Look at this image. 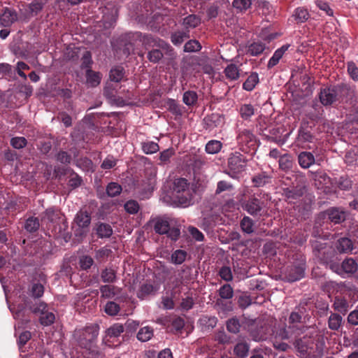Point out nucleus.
<instances>
[{"label":"nucleus","instance_id":"16","mask_svg":"<svg viewBox=\"0 0 358 358\" xmlns=\"http://www.w3.org/2000/svg\"><path fill=\"white\" fill-rule=\"evenodd\" d=\"M288 48L289 45H282L280 48L275 51L273 55L268 62L267 66L268 69L273 67L279 62L280 59L282 58L284 53L287 50Z\"/></svg>","mask_w":358,"mask_h":358},{"label":"nucleus","instance_id":"17","mask_svg":"<svg viewBox=\"0 0 358 358\" xmlns=\"http://www.w3.org/2000/svg\"><path fill=\"white\" fill-rule=\"evenodd\" d=\"M250 349L249 345L244 341L238 342L234 348V352L239 358H245L248 356Z\"/></svg>","mask_w":358,"mask_h":358},{"label":"nucleus","instance_id":"30","mask_svg":"<svg viewBox=\"0 0 358 358\" xmlns=\"http://www.w3.org/2000/svg\"><path fill=\"white\" fill-rule=\"evenodd\" d=\"M342 268L345 273H352L357 269V264L353 259H347L342 263Z\"/></svg>","mask_w":358,"mask_h":358},{"label":"nucleus","instance_id":"4","mask_svg":"<svg viewBox=\"0 0 358 358\" xmlns=\"http://www.w3.org/2000/svg\"><path fill=\"white\" fill-rule=\"evenodd\" d=\"M98 334L97 325H90L84 329L76 330V336L78 337L80 345L85 348H91Z\"/></svg>","mask_w":358,"mask_h":358},{"label":"nucleus","instance_id":"40","mask_svg":"<svg viewBox=\"0 0 358 358\" xmlns=\"http://www.w3.org/2000/svg\"><path fill=\"white\" fill-rule=\"evenodd\" d=\"M232 5L240 11L246 10L250 8L252 0H234Z\"/></svg>","mask_w":358,"mask_h":358},{"label":"nucleus","instance_id":"12","mask_svg":"<svg viewBox=\"0 0 358 358\" xmlns=\"http://www.w3.org/2000/svg\"><path fill=\"white\" fill-rule=\"evenodd\" d=\"M335 90L331 88H324L321 90L320 99L323 105L331 104L335 100Z\"/></svg>","mask_w":358,"mask_h":358},{"label":"nucleus","instance_id":"28","mask_svg":"<svg viewBox=\"0 0 358 358\" xmlns=\"http://www.w3.org/2000/svg\"><path fill=\"white\" fill-rule=\"evenodd\" d=\"M243 164H245V161L242 160L241 158H229V166L235 172L242 171L243 170Z\"/></svg>","mask_w":358,"mask_h":358},{"label":"nucleus","instance_id":"26","mask_svg":"<svg viewBox=\"0 0 358 358\" xmlns=\"http://www.w3.org/2000/svg\"><path fill=\"white\" fill-rule=\"evenodd\" d=\"M27 303L18 305L12 304L9 306L10 311L13 313V317L16 320H22L24 316V309L27 306Z\"/></svg>","mask_w":358,"mask_h":358},{"label":"nucleus","instance_id":"61","mask_svg":"<svg viewBox=\"0 0 358 358\" xmlns=\"http://www.w3.org/2000/svg\"><path fill=\"white\" fill-rule=\"evenodd\" d=\"M194 300L191 296H187L182 299L180 308L183 310H188L193 307Z\"/></svg>","mask_w":358,"mask_h":358},{"label":"nucleus","instance_id":"38","mask_svg":"<svg viewBox=\"0 0 358 358\" xmlns=\"http://www.w3.org/2000/svg\"><path fill=\"white\" fill-rule=\"evenodd\" d=\"M122 187L116 182H110L107 185L106 192L109 196L113 197L120 194Z\"/></svg>","mask_w":358,"mask_h":358},{"label":"nucleus","instance_id":"5","mask_svg":"<svg viewBox=\"0 0 358 358\" xmlns=\"http://www.w3.org/2000/svg\"><path fill=\"white\" fill-rule=\"evenodd\" d=\"M154 229L156 233L166 234L173 241H176L180 234V229L177 227H171L169 221L165 219H157L155 222Z\"/></svg>","mask_w":358,"mask_h":358},{"label":"nucleus","instance_id":"54","mask_svg":"<svg viewBox=\"0 0 358 358\" xmlns=\"http://www.w3.org/2000/svg\"><path fill=\"white\" fill-rule=\"evenodd\" d=\"M270 178L265 175H258L252 178V182L256 187H262L269 182Z\"/></svg>","mask_w":358,"mask_h":358},{"label":"nucleus","instance_id":"34","mask_svg":"<svg viewBox=\"0 0 358 358\" xmlns=\"http://www.w3.org/2000/svg\"><path fill=\"white\" fill-rule=\"evenodd\" d=\"M142 149L145 154L152 155L157 152L159 148L157 143L152 141H148L143 143Z\"/></svg>","mask_w":358,"mask_h":358},{"label":"nucleus","instance_id":"15","mask_svg":"<svg viewBox=\"0 0 358 358\" xmlns=\"http://www.w3.org/2000/svg\"><path fill=\"white\" fill-rule=\"evenodd\" d=\"M120 289L117 287L111 285H102L100 287L101 297L105 299H113L119 294Z\"/></svg>","mask_w":358,"mask_h":358},{"label":"nucleus","instance_id":"50","mask_svg":"<svg viewBox=\"0 0 358 358\" xmlns=\"http://www.w3.org/2000/svg\"><path fill=\"white\" fill-rule=\"evenodd\" d=\"M93 264L94 260L90 256L84 255L80 258L79 264L83 270L89 269Z\"/></svg>","mask_w":358,"mask_h":358},{"label":"nucleus","instance_id":"43","mask_svg":"<svg viewBox=\"0 0 358 358\" xmlns=\"http://www.w3.org/2000/svg\"><path fill=\"white\" fill-rule=\"evenodd\" d=\"M27 231L29 232L36 231L39 228V222L36 217H29L27 220L25 226Z\"/></svg>","mask_w":358,"mask_h":358},{"label":"nucleus","instance_id":"56","mask_svg":"<svg viewBox=\"0 0 358 358\" xmlns=\"http://www.w3.org/2000/svg\"><path fill=\"white\" fill-rule=\"evenodd\" d=\"M10 144L14 148L20 149L27 145V140L24 137H15L10 140Z\"/></svg>","mask_w":358,"mask_h":358},{"label":"nucleus","instance_id":"41","mask_svg":"<svg viewBox=\"0 0 358 358\" xmlns=\"http://www.w3.org/2000/svg\"><path fill=\"white\" fill-rule=\"evenodd\" d=\"M201 49V44L196 40H190L184 45V51L187 52H197Z\"/></svg>","mask_w":358,"mask_h":358},{"label":"nucleus","instance_id":"8","mask_svg":"<svg viewBox=\"0 0 358 358\" xmlns=\"http://www.w3.org/2000/svg\"><path fill=\"white\" fill-rule=\"evenodd\" d=\"M17 20V14L13 9L6 8L0 15V24L3 27H9Z\"/></svg>","mask_w":358,"mask_h":358},{"label":"nucleus","instance_id":"3","mask_svg":"<svg viewBox=\"0 0 358 358\" xmlns=\"http://www.w3.org/2000/svg\"><path fill=\"white\" fill-rule=\"evenodd\" d=\"M292 327L289 326L288 329L285 327L277 329L273 328L271 324L264 322L258 324L257 328L253 329L250 331V336L255 341H264L268 338L271 336L274 335L275 338L286 340L290 338V330Z\"/></svg>","mask_w":358,"mask_h":358},{"label":"nucleus","instance_id":"52","mask_svg":"<svg viewBox=\"0 0 358 358\" xmlns=\"http://www.w3.org/2000/svg\"><path fill=\"white\" fill-rule=\"evenodd\" d=\"M215 340L221 344L230 343V337L224 331V330H220L215 334Z\"/></svg>","mask_w":358,"mask_h":358},{"label":"nucleus","instance_id":"21","mask_svg":"<svg viewBox=\"0 0 358 358\" xmlns=\"http://www.w3.org/2000/svg\"><path fill=\"white\" fill-rule=\"evenodd\" d=\"M337 250L341 252H348L352 250V242L348 238H341L337 243Z\"/></svg>","mask_w":358,"mask_h":358},{"label":"nucleus","instance_id":"14","mask_svg":"<svg viewBox=\"0 0 358 358\" xmlns=\"http://www.w3.org/2000/svg\"><path fill=\"white\" fill-rule=\"evenodd\" d=\"M304 275V267L299 265L291 268L287 273V278L289 281L294 282L301 279Z\"/></svg>","mask_w":358,"mask_h":358},{"label":"nucleus","instance_id":"35","mask_svg":"<svg viewBox=\"0 0 358 358\" xmlns=\"http://www.w3.org/2000/svg\"><path fill=\"white\" fill-rule=\"evenodd\" d=\"M219 294L222 299H229L233 297V288L229 284H225L220 288Z\"/></svg>","mask_w":358,"mask_h":358},{"label":"nucleus","instance_id":"49","mask_svg":"<svg viewBox=\"0 0 358 358\" xmlns=\"http://www.w3.org/2000/svg\"><path fill=\"white\" fill-rule=\"evenodd\" d=\"M31 295L34 298H40L44 293V287L41 283H34L30 290Z\"/></svg>","mask_w":358,"mask_h":358},{"label":"nucleus","instance_id":"22","mask_svg":"<svg viewBox=\"0 0 358 358\" xmlns=\"http://www.w3.org/2000/svg\"><path fill=\"white\" fill-rule=\"evenodd\" d=\"M152 336L153 330L150 327H144L141 328L137 334V338L142 342L149 341Z\"/></svg>","mask_w":358,"mask_h":358},{"label":"nucleus","instance_id":"45","mask_svg":"<svg viewBox=\"0 0 358 358\" xmlns=\"http://www.w3.org/2000/svg\"><path fill=\"white\" fill-rule=\"evenodd\" d=\"M124 209L129 214H136L138 212L140 207L136 201L129 200L125 203Z\"/></svg>","mask_w":358,"mask_h":358},{"label":"nucleus","instance_id":"59","mask_svg":"<svg viewBox=\"0 0 358 358\" xmlns=\"http://www.w3.org/2000/svg\"><path fill=\"white\" fill-rule=\"evenodd\" d=\"M163 57V54L159 50H153L148 52V59L154 63L158 62Z\"/></svg>","mask_w":358,"mask_h":358},{"label":"nucleus","instance_id":"11","mask_svg":"<svg viewBox=\"0 0 358 358\" xmlns=\"http://www.w3.org/2000/svg\"><path fill=\"white\" fill-rule=\"evenodd\" d=\"M86 83L92 87L99 85L101 80V75L99 72L92 71L91 69L86 71Z\"/></svg>","mask_w":358,"mask_h":358},{"label":"nucleus","instance_id":"2","mask_svg":"<svg viewBox=\"0 0 358 358\" xmlns=\"http://www.w3.org/2000/svg\"><path fill=\"white\" fill-rule=\"evenodd\" d=\"M294 345L301 358H321L324 348L323 338L317 334L305 336L296 340Z\"/></svg>","mask_w":358,"mask_h":358},{"label":"nucleus","instance_id":"32","mask_svg":"<svg viewBox=\"0 0 358 358\" xmlns=\"http://www.w3.org/2000/svg\"><path fill=\"white\" fill-rule=\"evenodd\" d=\"M59 213L54 208H49L45 210L42 217L43 221L55 222L59 218Z\"/></svg>","mask_w":358,"mask_h":358},{"label":"nucleus","instance_id":"58","mask_svg":"<svg viewBox=\"0 0 358 358\" xmlns=\"http://www.w3.org/2000/svg\"><path fill=\"white\" fill-rule=\"evenodd\" d=\"M92 63V60L91 53L88 51H86L82 57L81 67L83 69H89L91 68Z\"/></svg>","mask_w":358,"mask_h":358},{"label":"nucleus","instance_id":"29","mask_svg":"<svg viewBox=\"0 0 358 358\" xmlns=\"http://www.w3.org/2000/svg\"><path fill=\"white\" fill-rule=\"evenodd\" d=\"M187 252L182 250H176L171 255V262L175 264H181L185 261Z\"/></svg>","mask_w":358,"mask_h":358},{"label":"nucleus","instance_id":"46","mask_svg":"<svg viewBox=\"0 0 358 358\" xmlns=\"http://www.w3.org/2000/svg\"><path fill=\"white\" fill-rule=\"evenodd\" d=\"M197 101V94L193 91L185 92L183 94V101L187 106H192Z\"/></svg>","mask_w":358,"mask_h":358},{"label":"nucleus","instance_id":"63","mask_svg":"<svg viewBox=\"0 0 358 358\" xmlns=\"http://www.w3.org/2000/svg\"><path fill=\"white\" fill-rule=\"evenodd\" d=\"M29 69V66L23 62H18L17 64V72L18 75L24 80H27V76L23 71Z\"/></svg>","mask_w":358,"mask_h":358},{"label":"nucleus","instance_id":"42","mask_svg":"<svg viewBox=\"0 0 358 358\" xmlns=\"http://www.w3.org/2000/svg\"><path fill=\"white\" fill-rule=\"evenodd\" d=\"M120 310V306L114 301H108L105 306V312L111 316L116 315Z\"/></svg>","mask_w":358,"mask_h":358},{"label":"nucleus","instance_id":"57","mask_svg":"<svg viewBox=\"0 0 358 358\" xmlns=\"http://www.w3.org/2000/svg\"><path fill=\"white\" fill-rule=\"evenodd\" d=\"M220 276L225 281H230L233 278L231 270L228 266H223L219 272Z\"/></svg>","mask_w":358,"mask_h":358},{"label":"nucleus","instance_id":"62","mask_svg":"<svg viewBox=\"0 0 358 358\" xmlns=\"http://www.w3.org/2000/svg\"><path fill=\"white\" fill-rule=\"evenodd\" d=\"M313 138L312 135L308 131L301 129L299 131L298 141L299 142H306L311 141Z\"/></svg>","mask_w":358,"mask_h":358},{"label":"nucleus","instance_id":"51","mask_svg":"<svg viewBox=\"0 0 358 358\" xmlns=\"http://www.w3.org/2000/svg\"><path fill=\"white\" fill-rule=\"evenodd\" d=\"M295 17L299 22H303L309 17L308 10L303 8H299L295 10Z\"/></svg>","mask_w":358,"mask_h":358},{"label":"nucleus","instance_id":"1","mask_svg":"<svg viewBox=\"0 0 358 358\" xmlns=\"http://www.w3.org/2000/svg\"><path fill=\"white\" fill-rule=\"evenodd\" d=\"M195 193V188L187 179L176 178L173 182L170 200L167 202L176 206L187 207L193 204Z\"/></svg>","mask_w":358,"mask_h":358},{"label":"nucleus","instance_id":"13","mask_svg":"<svg viewBox=\"0 0 358 358\" xmlns=\"http://www.w3.org/2000/svg\"><path fill=\"white\" fill-rule=\"evenodd\" d=\"M134 38L139 40L146 48L152 47L157 44V41L151 35L143 34L141 32H136L133 34Z\"/></svg>","mask_w":358,"mask_h":358},{"label":"nucleus","instance_id":"23","mask_svg":"<svg viewBox=\"0 0 358 358\" xmlns=\"http://www.w3.org/2000/svg\"><path fill=\"white\" fill-rule=\"evenodd\" d=\"M259 82L258 74L256 73H253L248 76L247 80L244 82L243 85V87L244 90L247 91H252L255 85Z\"/></svg>","mask_w":358,"mask_h":358},{"label":"nucleus","instance_id":"18","mask_svg":"<svg viewBox=\"0 0 358 358\" xmlns=\"http://www.w3.org/2000/svg\"><path fill=\"white\" fill-rule=\"evenodd\" d=\"M224 74L227 79L230 80H236L240 76L239 69L235 64H231L224 69Z\"/></svg>","mask_w":358,"mask_h":358},{"label":"nucleus","instance_id":"6","mask_svg":"<svg viewBox=\"0 0 358 358\" xmlns=\"http://www.w3.org/2000/svg\"><path fill=\"white\" fill-rule=\"evenodd\" d=\"M91 222V217L87 212L79 211L75 218L74 223L78 229L75 230L76 236H83L87 231L88 227Z\"/></svg>","mask_w":358,"mask_h":358},{"label":"nucleus","instance_id":"9","mask_svg":"<svg viewBox=\"0 0 358 358\" xmlns=\"http://www.w3.org/2000/svg\"><path fill=\"white\" fill-rule=\"evenodd\" d=\"M263 203L260 202L257 198L250 199L243 206L244 210L252 215H260L262 209Z\"/></svg>","mask_w":358,"mask_h":358},{"label":"nucleus","instance_id":"55","mask_svg":"<svg viewBox=\"0 0 358 358\" xmlns=\"http://www.w3.org/2000/svg\"><path fill=\"white\" fill-rule=\"evenodd\" d=\"M30 308L34 313L39 314L40 315H42L44 313L48 310L47 305L43 302L36 303Z\"/></svg>","mask_w":358,"mask_h":358},{"label":"nucleus","instance_id":"7","mask_svg":"<svg viewBox=\"0 0 358 358\" xmlns=\"http://www.w3.org/2000/svg\"><path fill=\"white\" fill-rule=\"evenodd\" d=\"M159 287L151 282L142 284L137 292V296L141 299H144L150 295H155L159 290Z\"/></svg>","mask_w":358,"mask_h":358},{"label":"nucleus","instance_id":"33","mask_svg":"<svg viewBox=\"0 0 358 358\" xmlns=\"http://www.w3.org/2000/svg\"><path fill=\"white\" fill-rule=\"evenodd\" d=\"M124 69L121 66H117L110 70V78L112 81L120 82L124 77Z\"/></svg>","mask_w":358,"mask_h":358},{"label":"nucleus","instance_id":"64","mask_svg":"<svg viewBox=\"0 0 358 358\" xmlns=\"http://www.w3.org/2000/svg\"><path fill=\"white\" fill-rule=\"evenodd\" d=\"M31 333L29 331H23L20 334L18 339V343L20 346L24 345L27 341L31 338Z\"/></svg>","mask_w":358,"mask_h":358},{"label":"nucleus","instance_id":"27","mask_svg":"<svg viewBox=\"0 0 358 358\" xmlns=\"http://www.w3.org/2000/svg\"><path fill=\"white\" fill-rule=\"evenodd\" d=\"M222 148V143L219 141H210L206 145V150L208 154H217Z\"/></svg>","mask_w":358,"mask_h":358},{"label":"nucleus","instance_id":"47","mask_svg":"<svg viewBox=\"0 0 358 358\" xmlns=\"http://www.w3.org/2000/svg\"><path fill=\"white\" fill-rule=\"evenodd\" d=\"M240 327L239 321L236 318H231L227 322V329L231 333H238L240 330Z\"/></svg>","mask_w":358,"mask_h":358},{"label":"nucleus","instance_id":"24","mask_svg":"<svg viewBox=\"0 0 358 358\" xmlns=\"http://www.w3.org/2000/svg\"><path fill=\"white\" fill-rule=\"evenodd\" d=\"M113 229L109 224L101 223L96 228V234L101 238H108L111 236Z\"/></svg>","mask_w":358,"mask_h":358},{"label":"nucleus","instance_id":"53","mask_svg":"<svg viewBox=\"0 0 358 358\" xmlns=\"http://www.w3.org/2000/svg\"><path fill=\"white\" fill-rule=\"evenodd\" d=\"M348 72L352 80L358 81V68L354 62L348 63Z\"/></svg>","mask_w":358,"mask_h":358},{"label":"nucleus","instance_id":"44","mask_svg":"<svg viewBox=\"0 0 358 358\" xmlns=\"http://www.w3.org/2000/svg\"><path fill=\"white\" fill-rule=\"evenodd\" d=\"M240 114L242 118L245 120L249 119L254 115V108L250 104H245L240 108Z\"/></svg>","mask_w":358,"mask_h":358},{"label":"nucleus","instance_id":"37","mask_svg":"<svg viewBox=\"0 0 358 358\" xmlns=\"http://www.w3.org/2000/svg\"><path fill=\"white\" fill-rule=\"evenodd\" d=\"M46 0L44 2L38 1L37 0L33 1L29 5V12L32 15H36L43 8L44 4L45 3Z\"/></svg>","mask_w":358,"mask_h":358},{"label":"nucleus","instance_id":"36","mask_svg":"<svg viewBox=\"0 0 358 358\" xmlns=\"http://www.w3.org/2000/svg\"><path fill=\"white\" fill-rule=\"evenodd\" d=\"M124 329L122 324L116 323L108 329L107 334L110 337H117L124 331Z\"/></svg>","mask_w":358,"mask_h":358},{"label":"nucleus","instance_id":"25","mask_svg":"<svg viewBox=\"0 0 358 358\" xmlns=\"http://www.w3.org/2000/svg\"><path fill=\"white\" fill-rule=\"evenodd\" d=\"M201 22V20L195 15H189L183 20V25L185 28H195Z\"/></svg>","mask_w":358,"mask_h":358},{"label":"nucleus","instance_id":"48","mask_svg":"<svg viewBox=\"0 0 358 358\" xmlns=\"http://www.w3.org/2000/svg\"><path fill=\"white\" fill-rule=\"evenodd\" d=\"M189 38V35L185 31H178L171 36V41L175 45L181 44L185 38Z\"/></svg>","mask_w":358,"mask_h":358},{"label":"nucleus","instance_id":"60","mask_svg":"<svg viewBox=\"0 0 358 358\" xmlns=\"http://www.w3.org/2000/svg\"><path fill=\"white\" fill-rule=\"evenodd\" d=\"M188 231L195 241H202L203 240V234L197 228L189 227Z\"/></svg>","mask_w":358,"mask_h":358},{"label":"nucleus","instance_id":"10","mask_svg":"<svg viewBox=\"0 0 358 358\" xmlns=\"http://www.w3.org/2000/svg\"><path fill=\"white\" fill-rule=\"evenodd\" d=\"M283 194L288 199H296L301 197L304 192V187L297 183L296 186L282 188Z\"/></svg>","mask_w":358,"mask_h":358},{"label":"nucleus","instance_id":"39","mask_svg":"<svg viewBox=\"0 0 358 358\" xmlns=\"http://www.w3.org/2000/svg\"><path fill=\"white\" fill-rule=\"evenodd\" d=\"M241 227L244 232L251 234L254 231L253 221L249 217H244L241 222Z\"/></svg>","mask_w":358,"mask_h":358},{"label":"nucleus","instance_id":"19","mask_svg":"<svg viewBox=\"0 0 358 358\" xmlns=\"http://www.w3.org/2000/svg\"><path fill=\"white\" fill-rule=\"evenodd\" d=\"M103 282H114L116 280V271L111 267L104 268L101 273Z\"/></svg>","mask_w":358,"mask_h":358},{"label":"nucleus","instance_id":"20","mask_svg":"<svg viewBox=\"0 0 358 358\" xmlns=\"http://www.w3.org/2000/svg\"><path fill=\"white\" fill-rule=\"evenodd\" d=\"M265 50V45L261 42H254L248 45L247 53L251 56H257Z\"/></svg>","mask_w":358,"mask_h":358},{"label":"nucleus","instance_id":"31","mask_svg":"<svg viewBox=\"0 0 358 358\" xmlns=\"http://www.w3.org/2000/svg\"><path fill=\"white\" fill-rule=\"evenodd\" d=\"M55 320V314L52 312L47 310L42 315H40L39 321L43 326H49L52 324Z\"/></svg>","mask_w":358,"mask_h":358}]
</instances>
